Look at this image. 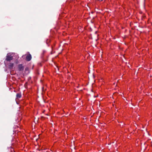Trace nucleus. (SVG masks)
Instances as JSON below:
<instances>
[{
	"mask_svg": "<svg viewBox=\"0 0 152 152\" xmlns=\"http://www.w3.org/2000/svg\"><path fill=\"white\" fill-rule=\"evenodd\" d=\"M99 1H102L103 0H98Z\"/></svg>",
	"mask_w": 152,
	"mask_h": 152,
	"instance_id": "423d86ee",
	"label": "nucleus"
},
{
	"mask_svg": "<svg viewBox=\"0 0 152 152\" xmlns=\"http://www.w3.org/2000/svg\"><path fill=\"white\" fill-rule=\"evenodd\" d=\"M13 59V57L11 55H7L6 60L7 61H10Z\"/></svg>",
	"mask_w": 152,
	"mask_h": 152,
	"instance_id": "f257e3e1",
	"label": "nucleus"
},
{
	"mask_svg": "<svg viewBox=\"0 0 152 152\" xmlns=\"http://www.w3.org/2000/svg\"><path fill=\"white\" fill-rule=\"evenodd\" d=\"M145 17V16L144 15H143V18L144 17Z\"/></svg>",
	"mask_w": 152,
	"mask_h": 152,
	"instance_id": "0eeeda50",
	"label": "nucleus"
},
{
	"mask_svg": "<svg viewBox=\"0 0 152 152\" xmlns=\"http://www.w3.org/2000/svg\"><path fill=\"white\" fill-rule=\"evenodd\" d=\"M14 66V64L12 63H10L8 65V67L9 69H12Z\"/></svg>",
	"mask_w": 152,
	"mask_h": 152,
	"instance_id": "7ed1b4c3",
	"label": "nucleus"
},
{
	"mask_svg": "<svg viewBox=\"0 0 152 152\" xmlns=\"http://www.w3.org/2000/svg\"><path fill=\"white\" fill-rule=\"evenodd\" d=\"M21 95L20 93H17L16 95L17 99H19L21 97Z\"/></svg>",
	"mask_w": 152,
	"mask_h": 152,
	"instance_id": "39448f33",
	"label": "nucleus"
},
{
	"mask_svg": "<svg viewBox=\"0 0 152 152\" xmlns=\"http://www.w3.org/2000/svg\"><path fill=\"white\" fill-rule=\"evenodd\" d=\"M18 69L20 71H22L23 69V68L22 64H19L18 65Z\"/></svg>",
	"mask_w": 152,
	"mask_h": 152,
	"instance_id": "20e7f679",
	"label": "nucleus"
},
{
	"mask_svg": "<svg viewBox=\"0 0 152 152\" xmlns=\"http://www.w3.org/2000/svg\"><path fill=\"white\" fill-rule=\"evenodd\" d=\"M26 60L28 61H29L31 58V55L29 54L27 55L26 56Z\"/></svg>",
	"mask_w": 152,
	"mask_h": 152,
	"instance_id": "f03ea898",
	"label": "nucleus"
}]
</instances>
